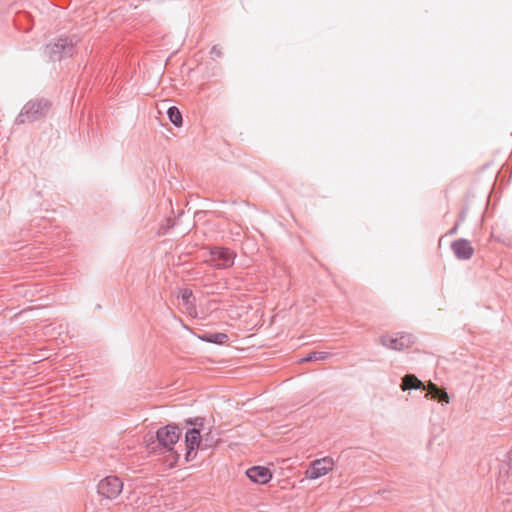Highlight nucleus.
<instances>
[{"label": "nucleus", "mask_w": 512, "mask_h": 512, "mask_svg": "<svg viewBox=\"0 0 512 512\" xmlns=\"http://www.w3.org/2000/svg\"><path fill=\"white\" fill-rule=\"evenodd\" d=\"M50 102L46 99H34L27 102L16 118L18 124L34 122L45 117L50 109Z\"/></svg>", "instance_id": "1"}, {"label": "nucleus", "mask_w": 512, "mask_h": 512, "mask_svg": "<svg viewBox=\"0 0 512 512\" xmlns=\"http://www.w3.org/2000/svg\"><path fill=\"white\" fill-rule=\"evenodd\" d=\"M45 53L52 61H61L64 58L72 57L75 53V44L72 39L59 38L45 48Z\"/></svg>", "instance_id": "2"}, {"label": "nucleus", "mask_w": 512, "mask_h": 512, "mask_svg": "<svg viewBox=\"0 0 512 512\" xmlns=\"http://www.w3.org/2000/svg\"><path fill=\"white\" fill-rule=\"evenodd\" d=\"M381 345L388 349L402 351L410 348L415 343V338L409 333L384 334L380 337Z\"/></svg>", "instance_id": "3"}, {"label": "nucleus", "mask_w": 512, "mask_h": 512, "mask_svg": "<svg viewBox=\"0 0 512 512\" xmlns=\"http://www.w3.org/2000/svg\"><path fill=\"white\" fill-rule=\"evenodd\" d=\"M236 254L229 248L214 247L209 252V258L206 260L211 266L224 269L234 264Z\"/></svg>", "instance_id": "4"}, {"label": "nucleus", "mask_w": 512, "mask_h": 512, "mask_svg": "<svg viewBox=\"0 0 512 512\" xmlns=\"http://www.w3.org/2000/svg\"><path fill=\"white\" fill-rule=\"evenodd\" d=\"M123 490V482L117 476H107L98 484V492L108 499H115Z\"/></svg>", "instance_id": "5"}, {"label": "nucleus", "mask_w": 512, "mask_h": 512, "mask_svg": "<svg viewBox=\"0 0 512 512\" xmlns=\"http://www.w3.org/2000/svg\"><path fill=\"white\" fill-rule=\"evenodd\" d=\"M180 435L181 430L174 425L162 427L156 433L159 444L167 450H172V446L178 442Z\"/></svg>", "instance_id": "6"}, {"label": "nucleus", "mask_w": 512, "mask_h": 512, "mask_svg": "<svg viewBox=\"0 0 512 512\" xmlns=\"http://www.w3.org/2000/svg\"><path fill=\"white\" fill-rule=\"evenodd\" d=\"M334 467V461L330 457H324L313 461L306 471V476L309 479H317L326 475Z\"/></svg>", "instance_id": "7"}, {"label": "nucleus", "mask_w": 512, "mask_h": 512, "mask_svg": "<svg viewBox=\"0 0 512 512\" xmlns=\"http://www.w3.org/2000/svg\"><path fill=\"white\" fill-rule=\"evenodd\" d=\"M185 443L187 449L186 459H193L196 456L195 450L201 448L202 439L200 431L196 428L188 430L185 436Z\"/></svg>", "instance_id": "8"}, {"label": "nucleus", "mask_w": 512, "mask_h": 512, "mask_svg": "<svg viewBox=\"0 0 512 512\" xmlns=\"http://www.w3.org/2000/svg\"><path fill=\"white\" fill-rule=\"evenodd\" d=\"M451 249L460 260H468L474 254V248L467 239H458L452 242Z\"/></svg>", "instance_id": "9"}, {"label": "nucleus", "mask_w": 512, "mask_h": 512, "mask_svg": "<svg viewBox=\"0 0 512 512\" xmlns=\"http://www.w3.org/2000/svg\"><path fill=\"white\" fill-rule=\"evenodd\" d=\"M247 477L258 484H266L272 477L270 470L262 466H254L246 471Z\"/></svg>", "instance_id": "10"}, {"label": "nucleus", "mask_w": 512, "mask_h": 512, "mask_svg": "<svg viewBox=\"0 0 512 512\" xmlns=\"http://www.w3.org/2000/svg\"><path fill=\"white\" fill-rule=\"evenodd\" d=\"M426 388L428 390V393L425 395L426 398L431 396L432 399L438 400L442 404L449 403V395L444 389L439 388L432 382H429Z\"/></svg>", "instance_id": "11"}, {"label": "nucleus", "mask_w": 512, "mask_h": 512, "mask_svg": "<svg viewBox=\"0 0 512 512\" xmlns=\"http://www.w3.org/2000/svg\"><path fill=\"white\" fill-rule=\"evenodd\" d=\"M425 389V385L413 374H407L402 378L401 389L403 391L410 389Z\"/></svg>", "instance_id": "12"}, {"label": "nucleus", "mask_w": 512, "mask_h": 512, "mask_svg": "<svg viewBox=\"0 0 512 512\" xmlns=\"http://www.w3.org/2000/svg\"><path fill=\"white\" fill-rule=\"evenodd\" d=\"M178 297L183 301V304L186 307L187 311L191 312L192 310L195 309V306H194L193 301H192V299H193L192 290H190V289H182L179 292V296Z\"/></svg>", "instance_id": "13"}, {"label": "nucleus", "mask_w": 512, "mask_h": 512, "mask_svg": "<svg viewBox=\"0 0 512 512\" xmlns=\"http://www.w3.org/2000/svg\"><path fill=\"white\" fill-rule=\"evenodd\" d=\"M167 115L169 117V120L177 127L182 125V115L179 111V109L175 106H172L168 109Z\"/></svg>", "instance_id": "14"}, {"label": "nucleus", "mask_w": 512, "mask_h": 512, "mask_svg": "<svg viewBox=\"0 0 512 512\" xmlns=\"http://www.w3.org/2000/svg\"><path fill=\"white\" fill-rule=\"evenodd\" d=\"M330 356V353L328 352H318L313 351L310 352L305 358L302 359L303 362H310V361H318V360H326Z\"/></svg>", "instance_id": "15"}, {"label": "nucleus", "mask_w": 512, "mask_h": 512, "mask_svg": "<svg viewBox=\"0 0 512 512\" xmlns=\"http://www.w3.org/2000/svg\"><path fill=\"white\" fill-rule=\"evenodd\" d=\"M208 340L213 343L222 344L228 340V336L224 333H215L211 334Z\"/></svg>", "instance_id": "16"}, {"label": "nucleus", "mask_w": 512, "mask_h": 512, "mask_svg": "<svg viewBox=\"0 0 512 512\" xmlns=\"http://www.w3.org/2000/svg\"><path fill=\"white\" fill-rule=\"evenodd\" d=\"M210 54L213 56V57H217V58H220L222 57V50L221 48L218 46V45H214L211 50H210Z\"/></svg>", "instance_id": "17"}, {"label": "nucleus", "mask_w": 512, "mask_h": 512, "mask_svg": "<svg viewBox=\"0 0 512 512\" xmlns=\"http://www.w3.org/2000/svg\"><path fill=\"white\" fill-rule=\"evenodd\" d=\"M456 229H457V226H455L454 228H452V229H451V231H450V233H451V234H452V233H454V232L456 231Z\"/></svg>", "instance_id": "18"}]
</instances>
